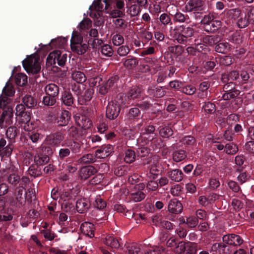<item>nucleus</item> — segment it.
<instances>
[{
    "instance_id": "nucleus-1",
    "label": "nucleus",
    "mask_w": 254,
    "mask_h": 254,
    "mask_svg": "<svg viewBox=\"0 0 254 254\" xmlns=\"http://www.w3.org/2000/svg\"><path fill=\"white\" fill-rule=\"evenodd\" d=\"M102 0H94L93 1L92 4L89 8V11L87 12L89 16H100L103 14L102 12L104 10L105 13H110L112 16H121L123 14L120 9L124 7V1L117 0L116 6L119 9L111 10V8L109 9V3L111 0H104V2L106 4L104 8L103 3H102Z\"/></svg>"
},
{
    "instance_id": "nucleus-50",
    "label": "nucleus",
    "mask_w": 254,
    "mask_h": 254,
    "mask_svg": "<svg viewBox=\"0 0 254 254\" xmlns=\"http://www.w3.org/2000/svg\"><path fill=\"white\" fill-rule=\"evenodd\" d=\"M196 91L195 88L192 85H187L185 87H182L181 91L183 93L189 95H191L193 94Z\"/></svg>"
},
{
    "instance_id": "nucleus-5",
    "label": "nucleus",
    "mask_w": 254,
    "mask_h": 254,
    "mask_svg": "<svg viewBox=\"0 0 254 254\" xmlns=\"http://www.w3.org/2000/svg\"><path fill=\"white\" fill-rule=\"evenodd\" d=\"M120 112L119 104L117 102L111 101L108 103L106 108V115L110 120L116 119Z\"/></svg>"
},
{
    "instance_id": "nucleus-3",
    "label": "nucleus",
    "mask_w": 254,
    "mask_h": 254,
    "mask_svg": "<svg viewBox=\"0 0 254 254\" xmlns=\"http://www.w3.org/2000/svg\"><path fill=\"white\" fill-rule=\"evenodd\" d=\"M66 59L67 55L66 54L62 55L60 51L56 50L50 53L47 61L51 65H56L57 64L59 65L63 66L65 64Z\"/></svg>"
},
{
    "instance_id": "nucleus-12",
    "label": "nucleus",
    "mask_w": 254,
    "mask_h": 254,
    "mask_svg": "<svg viewBox=\"0 0 254 254\" xmlns=\"http://www.w3.org/2000/svg\"><path fill=\"white\" fill-rule=\"evenodd\" d=\"M62 104L66 106H71L74 102V99L70 91H64L61 96Z\"/></svg>"
},
{
    "instance_id": "nucleus-23",
    "label": "nucleus",
    "mask_w": 254,
    "mask_h": 254,
    "mask_svg": "<svg viewBox=\"0 0 254 254\" xmlns=\"http://www.w3.org/2000/svg\"><path fill=\"white\" fill-rule=\"evenodd\" d=\"M170 178L175 182H180L183 178V174L182 171L179 169L172 170L168 173Z\"/></svg>"
},
{
    "instance_id": "nucleus-21",
    "label": "nucleus",
    "mask_w": 254,
    "mask_h": 254,
    "mask_svg": "<svg viewBox=\"0 0 254 254\" xmlns=\"http://www.w3.org/2000/svg\"><path fill=\"white\" fill-rule=\"evenodd\" d=\"M70 119V113L66 110L63 111L60 117H59L58 123L61 126H66Z\"/></svg>"
},
{
    "instance_id": "nucleus-58",
    "label": "nucleus",
    "mask_w": 254,
    "mask_h": 254,
    "mask_svg": "<svg viewBox=\"0 0 254 254\" xmlns=\"http://www.w3.org/2000/svg\"><path fill=\"white\" fill-rule=\"evenodd\" d=\"M230 41L235 44H239L242 42V37L240 34L239 32H235L230 39Z\"/></svg>"
},
{
    "instance_id": "nucleus-49",
    "label": "nucleus",
    "mask_w": 254,
    "mask_h": 254,
    "mask_svg": "<svg viewBox=\"0 0 254 254\" xmlns=\"http://www.w3.org/2000/svg\"><path fill=\"white\" fill-rule=\"evenodd\" d=\"M209 17H207V18H208ZM206 18V17H204V19L201 21V22L204 24H206L205 29L207 30H208V29L207 27V26H212L213 27L217 28L218 26H220V22L218 21H213L212 20L211 21H207L206 22H205Z\"/></svg>"
},
{
    "instance_id": "nucleus-24",
    "label": "nucleus",
    "mask_w": 254,
    "mask_h": 254,
    "mask_svg": "<svg viewBox=\"0 0 254 254\" xmlns=\"http://www.w3.org/2000/svg\"><path fill=\"white\" fill-rule=\"evenodd\" d=\"M62 146L69 147L70 150H71V151L75 154L80 152V145L77 142L70 141L67 143H65L64 144H63Z\"/></svg>"
},
{
    "instance_id": "nucleus-20",
    "label": "nucleus",
    "mask_w": 254,
    "mask_h": 254,
    "mask_svg": "<svg viewBox=\"0 0 254 254\" xmlns=\"http://www.w3.org/2000/svg\"><path fill=\"white\" fill-rule=\"evenodd\" d=\"M229 85L226 84L224 86V89L227 90V92L224 93L222 96L224 100H229L238 96L240 92L239 90H233L232 88H229Z\"/></svg>"
},
{
    "instance_id": "nucleus-28",
    "label": "nucleus",
    "mask_w": 254,
    "mask_h": 254,
    "mask_svg": "<svg viewBox=\"0 0 254 254\" xmlns=\"http://www.w3.org/2000/svg\"><path fill=\"white\" fill-rule=\"evenodd\" d=\"M83 41V38L82 36L77 33L76 32H74L73 33L71 39V43L70 47H72V46H77V45L81 44Z\"/></svg>"
},
{
    "instance_id": "nucleus-19",
    "label": "nucleus",
    "mask_w": 254,
    "mask_h": 254,
    "mask_svg": "<svg viewBox=\"0 0 254 254\" xmlns=\"http://www.w3.org/2000/svg\"><path fill=\"white\" fill-rule=\"evenodd\" d=\"M76 122L79 126L84 129L89 128L92 125L91 121L85 116L79 117L78 119L76 120Z\"/></svg>"
},
{
    "instance_id": "nucleus-63",
    "label": "nucleus",
    "mask_w": 254,
    "mask_h": 254,
    "mask_svg": "<svg viewBox=\"0 0 254 254\" xmlns=\"http://www.w3.org/2000/svg\"><path fill=\"white\" fill-rule=\"evenodd\" d=\"M70 153L69 147H64L61 148L59 151V157L60 158H64L68 156Z\"/></svg>"
},
{
    "instance_id": "nucleus-18",
    "label": "nucleus",
    "mask_w": 254,
    "mask_h": 254,
    "mask_svg": "<svg viewBox=\"0 0 254 254\" xmlns=\"http://www.w3.org/2000/svg\"><path fill=\"white\" fill-rule=\"evenodd\" d=\"M89 207V203L85 199H79L76 201V208L79 213H82L84 212L88 209Z\"/></svg>"
},
{
    "instance_id": "nucleus-38",
    "label": "nucleus",
    "mask_w": 254,
    "mask_h": 254,
    "mask_svg": "<svg viewBox=\"0 0 254 254\" xmlns=\"http://www.w3.org/2000/svg\"><path fill=\"white\" fill-rule=\"evenodd\" d=\"M2 92L5 96L10 97L12 96L14 94L15 91L12 85L8 82H7L2 90Z\"/></svg>"
},
{
    "instance_id": "nucleus-6",
    "label": "nucleus",
    "mask_w": 254,
    "mask_h": 254,
    "mask_svg": "<svg viewBox=\"0 0 254 254\" xmlns=\"http://www.w3.org/2000/svg\"><path fill=\"white\" fill-rule=\"evenodd\" d=\"M203 9V2L199 0H189L185 7V10L186 12L193 11L194 13H198L199 11Z\"/></svg>"
},
{
    "instance_id": "nucleus-17",
    "label": "nucleus",
    "mask_w": 254,
    "mask_h": 254,
    "mask_svg": "<svg viewBox=\"0 0 254 254\" xmlns=\"http://www.w3.org/2000/svg\"><path fill=\"white\" fill-rule=\"evenodd\" d=\"M148 93L155 97L161 98L166 94V91L163 87H150L148 90Z\"/></svg>"
},
{
    "instance_id": "nucleus-47",
    "label": "nucleus",
    "mask_w": 254,
    "mask_h": 254,
    "mask_svg": "<svg viewBox=\"0 0 254 254\" xmlns=\"http://www.w3.org/2000/svg\"><path fill=\"white\" fill-rule=\"evenodd\" d=\"M131 199L135 202H138L142 200L145 197V194L142 191H138L135 193H131Z\"/></svg>"
},
{
    "instance_id": "nucleus-14",
    "label": "nucleus",
    "mask_w": 254,
    "mask_h": 254,
    "mask_svg": "<svg viewBox=\"0 0 254 254\" xmlns=\"http://www.w3.org/2000/svg\"><path fill=\"white\" fill-rule=\"evenodd\" d=\"M46 95L57 97L59 94V87L54 83L47 85L44 88Z\"/></svg>"
},
{
    "instance_id": "nucleus-62",
    "label": "nucleus",
    "mask_w": 254,
    "mask_h": 254,
    "mask_svg": "<svg viewBox=\"0 0 254 254\" xmlns=\"http://www.w3.org/2000/svg\"><path fill=\"white\" fill-rule=\"evenodd\" d=\"M227 184L229 189L234 192H238L240 190V187L236 182L229 181Z\"/></svg>"
},
{
    "instance_id": "nucleus-25",
    "label": "nucleus",
    "mask_w": 254,
    "mask_h": 254,
    "mask_svg": "<svg viewBox=\"0 0 254 254\" xmlns=\"http://www.w3.org/2000/svg\"><path fill=\"white\" fill-rule=\"evenodd\" d=\"M15 82L18 86H24L27 83V77L24 73H18L15 75Z\"/></svg>"
},
{
    "instance_id": "nucleus-37",
    "label": "nucleus",
    "mask_w": 254,
    "mask_h": 254,
    "mask_svg": "<svg viewBox=\"0 0 254 254\" xmlns=\"http://www.w3.org/2000/svg\"><path fill=\"white\" fill-rule=\"evenodd\" d=\"M34 160L37 164L43 165L49 162V157L46 155H38L35 156Z\"/></svg>"
},
{
    "instance_id": "nucleus-51",
    "label": "nucleus",
    "mask_w": 254,
    "mask_h": 254,
    "mask_svg": "<svg viewBox=\"0 0 254 254\" xmlns=\"http://www.w3.org/2000/svg\"><path fill=\"white\" fill-rule=\"evenodd\" d=\"M198 224L197 219L193 216H189L186 218V224L190 228L195 227Z\"/></svg>"
},
{
    "instance_id": "nucleus-43",
    "label": "nucleus",
    "mask_w": 254,
    "mask_h": 254,
    "mask_svg": "<svg viewBox=\"0 0 254 254\" xmlns=\"http://www.w3.org/2000/svg\"><path fill=\"white\" fill-rule=\"evenodd\" d=\"M204 112L207 114H212L215 111V105L209 102H205L203 106Z\"/></svg>"
},
{
    "instance_id": "nucleus-64",
    "label": "nucleus",
    "mask_w": 254,
    "mask_h": 254,
    "mask_svg": "<svg viewBox=\"0 0 254 254\" xmlns=\"http://www.w3.org/2000/svg\"><path fill=\"white\" fill-rule=\"evenodd\" d=\"M129 52V48L126 46H122L118 50V53L120 56H125Z\"/></svg>"
},
{
    "instance_id": "nucleus-9",
    "label": "nucleus",
    "mask_w": 254,
    "mask_h": 254,
    "mask_svg": "<svg viewBox=\"0 0 254 254\" xmlns=\"http://www.w3.org/2000/svg\"><path fill=\"white\" fill-rule=\"evenodd\" d=\"M223 241L226 244L234 246H240L243 242V240L240 236L235 234L224 236L223 237Z\"/></svg>"
},
{
    "instance_id": "nucleus-61",
    "label": "nucleus",
    "mask_w": 254,
    "mask_h": 254,
    "mask_svg": "<svg viewBox=\"0 0 254 254\" xmlns=\"http://www.w3.org/2000/svg\"><path fill=\"white\" fill-rule=\"evenodd\" d=\"M18 117H19L18 122L21 123L22 124L30 122L31 119L29 114L27 112H25Z\"/></svg>"
},
{
    "instance_id": "nucleus-34",
    "label": "nucleus",
    "mask_w": 254,
    "mask_h": 254,
    "mask_svg": "<svg viewBox=\"0 0 254 254\" xmlns=\"http://www.w3.org/2000/svg\"><path fill=\"white\" fill-rule=\"evenodd\" d=\"M141 91L139 87L135 86L132 87L128 93V97L130 99H135L140 96Z\"/></svg>"
},
{
    "instance_id": "nucleus-60",
    "label": "nucleus",
    "mask_w": 254,
    "mask_h": 254,
    "mask_svg": "<svg viewBox=\"0 0 254 254\" xmlns=\"http://www.w3.org/2000/svg\"><path fill=\"white\" fill-rule=\"evenodd\" d=\"M227 76L228 81L229 82V85H233V83L231 82V80H236L239 77V73L236 71H232L228 74Z\"/></svg>"
},
{
    "instance_id": "nucleus-30",
    "label": "nucleus",
    "mask_w": 254,
    "mask_h": 254,
    "mask_svg": "<svg viewBox=\"0 0 254 254\" xmlns=\"http://www.w3.org/2000/svg\"><path fill=\"white\" fill-rule=\"evenodd\" d=\"M215 51L219 53L224 54L230 50V46L227 43H220L215 46Z\"/></svg>"
},
{
    "instance_id": "nucleus-39",
    "label": "nucleus",
    "mask_w": 254,
    "mask_h": 254,
    "mask_svg": "<svg viewBox=\"0 0 254 254\" xmlns=\"http://www.w3.org/2000/svg\"><path fill=\"white\" fill-rule=\"evenodd\" d=\"M102 54L107 57H111L113 54V50L112 47L108 44H105L101 48Z\"/></svg>"
},
{
    "instance_id": "nucleus-55",
    "label": "nucleus",
    "mask_w": 254,
    "mask_h": 254,
    "mask_svg": "<svg viewBox=\"0 0 254 254\" xmlns=\"http://www.w3.org/2000/svg\"><path fill=\"white\" fill-rule=\"evenodd\" d=\"M186 251L188 254H195L196 253L195 244L190 242L187 243Z\"/></svg>"
},
{
    "instance_id": "nucleus-7",
    "label": "nucleus",
    "mask_w": 254,
    "mask_h": 254,
    "mask_svg": "<svg viewBox=\"0 0 254 254\" xmlns=\"http://www.w3.org/2000/svg\"><path fill=\"white\" fill-rule=\"evenodd\" d=\"M13 111L8 108L4 111L0 118V127L1 128L6 127L12 124Z\"/></svg>"
},
{
    "instance_id": "nucleus-11",
    "label": "nucleus",
    "mask_w": 254,
    "mask_h": 254,
    "mask_svg": "<svg viewBox=\"0 0 254 254\" xmlns=\"http://www.w3.org/2000/svg\"><path fill=\"white\" fill-rule=\"evenodd\" d=\"M80 229L84 235L89 238H93L94 236L95 228L93 224L85 222L81 225Z\"/></svg>"
},
{
    "instance_id": "nucleus-59",
    "label": "nucleus",
    "mask_w": 254,
    "mask_h": 254,
    "mask_svg": "<svg viewBox=\"0 0 254 254\" xmlns=\"http://www.w3.org/2000/svg\"><path fill=\"white\" fill-rule=\"evenodd\" d=\"M64 136L63 133L61 132L55 133L53 135V143L55 145L58 144L64 139Z\"/></svg>"
},
{
    "instance_id": "nucleus-22",
    "label": "nucleus",
    "mask_w": 254,
    "mask_h": 254,
    "mask_svg": "<svg viewBox=\"0 0 254 254\" xmlns=\"http://www.w3.org/2000/svg\"><path fill=\"white\" fill-rule=\"evenodd\" d=\"M72 79L76 82L82 83L86 80V77L85 74L80 71H74L71 74Z\"/></svg>"
},
{
    "instance_id": "nucleus-53",
    "label": "nucleus",
    "mask_w": 254,
    "mask_h": 254,
    "mask_svg": "<svg viewBox=\"0 0 254 254\" xmlns=\"http://www.w3.org/2000/svg\"><path fill=\"white\" fill-rule=\"evenodd\" d=\"M238 19L237 25L240 28H243L247 26L249 23V20L247 17H239Z\"/></svg>"
},
{
    "instance_id": "nucleus-57",
    "label": "nucleus",
    "mask_w": 254,
    "mask_h": 254,
    "mask_svg": "<svg viewBox=\"0 0 254 254\" xmlns=\"http://www.w3.org/2000/svg\"><path fill=\"white\" fill-rule=\"evenodd\" d=\"M25 191V189L23 187H19L16 189L15 196L17 201L22 202V200L23 199L22 195L23 192Z\"/></svg>"
},
{
    "instance_id": "nucleus-52",
    "label": "nucleus",
    "mask_w": 254,
    "mask_h": 254,
    "mask_svg": "<svg viewBox=\"0 0 254 254\" xmlns=\"http://www.w3.org/2000/svg\"><path fill=\"white\" fill-rule=\"evenodd\" d=\"M231 205L236 211H239L243 207V203L238 199L234 198L232 199Z\"/></svg>"
},
{
    "instance_id": "nucleus-36",
    "label": "nucleus",
    "mask_w": 254,
    "mask_h": 254,
    "mask_svg": "<svg viewBox=\"0 0 254 254\" xmlns=\"http://www.w3.org/2000/svg\"><path fill=\"white\" fill-rule=\"evenodd\" d=\"M125 161L127 163H131L135 160V153L131 149H128L125 152L124 158Z\"/></svg>"
},
{
    "instance_id": "nucleus-41",
    "label": "nucleus",
    "mask_w": 254,
    "mask_h": 254,
    "mask_svg": "<svg viewBox=\"0 0 254 254\" xmlns=\"http://www.w3.org/2000/svg\"><path fill=\"white\" fill-rule=\"evenodd\" d=\"M238 150V147L233 143H227L225 146V151L229 154H235Z\"/></svg>"
},
{
    "instance_id": "nucleus-31",
    "label": "nucleus",
    "mask_w": 254,
    "mask_h": 254,
    "mask_svg": "<svg viewBox=\"0 0 254 254\" xmlns=\"http://www.w3.org/2000/svg\"><path fill=\"white\" fill-rule=\"evenodd\" d=\"M87 48V45L85 44H82L81 43L79 44V45L72 46V47L71 48V49L72 51L76 52L77 54L82 55L86 52Z\"/></svg>"
},
{
    "instance_id": "nucleus-54",
    "label": "nucleus",
    "mask_w": 254,
    "mask_h": 254,
    "mask_svg": "<svg viewBox=\"0 0 254 254\" xmlns=\"http://www.w3.org/2000/svg\"><path fill=\"white\" fill-rule=\"evenodd\" d=\"M112 42L114 45L120 46L124 42L123 37L120 34H116L113 37Z\"/></svg>"
},
{
    "instance_id": "nucleus-32",
    "label": "nucleus",
    "mask_w": 254,
    "mask_h": 254,
    "mask_svg": "<svg viewBox=\"0 0 254 254\" xmlns=\"http://www.w3.org/2000/svg\"><path fill=\"white\" fill-rule=\"evenodd\" d=\"M23 102L27 108H32L36 106V102L31 96L26 95L23 98Z\"/></svg>"
},
{
    "instance_id": "nucleus-26",
    "label": "nucleus",
    "mask_w": 254,
    "mask_h": 254,
    "mask_svg": "<svg viewBox=\"0 0 254 254\" xmlns=\"http://www.w3.org/2000/svg\"><path fill=\"white\" fill-rule=\"evenodd\" d=\"M186 157V152L183 150H177L173 154V160L176 162H179L184 160Z\"/></svg>"
},
{
    "instance_id": "nucleus-16",
    "label": "nucleus",
    "mask_w": 254,
    "mask_h": 254,
    "mask_svg": "<svg viewBox=\"0 0 254 254\" xmlns=\"http://www.w3.org/2000/svg\"><path fill=\"white\" fill-rule=\"evenodd\" d=\"M103 242L106 246L112 249H117L120 246V244L118 240L110 235H107L103 238Z\"/></svg>"
},
{
    "instance_id": "nucleus-56",
    "label": "nucleus",
    "mask_w": 254,
    "mask_h": 254,
    "mask_svg": "<svg viewBox=\"0 0 254 254\" xmlns=\"http://www.w3.org/2000/svg\"><path fill=\"white\" fill-rule=\"evenodd\" d=\"M67 39L65 38L60 37L52 40V43H55V46L57 47L61 48L66 43Z\"/></svg>"
},
{
    "instance_id": "nucleus-8",
    "label": "nucleus",
    "mask_w": 254,
    "mask_h": 254,
    "mask_svg": "<svg viewBox=\"0 0 254 254\" xmlns=\"http://www.w3.org/2000/svg\"><path fill=\"white\" fill-rule=\"evenodd\" d=\"M113 152V147L110 144L102 146L101 148L95 152V156L97 158L103 159L110 155Z\"/></svg>"
},
{
    "instance_id": "nucleus-40",
    "label": "nucleus",
    "mask_w": 254,
    "mask_h": 254,
    "mask_svg": "<svg viewBox=\"0 0 254 254\" xmlns=\"http://www.w3.org/2000/svg\"><path fill=\"white\" fill-rule=\"evenodd\" d=\"M127 254H141L140 248L136 244H131L127 247Z\"/></svg>"
},
{
    "instance_id": "nucleus-45",
    "label": "nucleus",
    "mask_w": 254,
    "mask_h": 254,
    "mask_svg": "<svg viewBox=\"0 0 254 254\" xmlns=\"http://www.w3.org/2000/svg\"><path fill=\"white\" fill-rule=\"evenodd\" d=\"M17 133V132L15 127H8L6 131V136L10 139H14Z\"/></svg>"
},
{
    "instance_id": "nucleus-10",
    "label": "nucleus",
    "mask_w": 254,
    "mask_h": 254,
    "mask_svg": "<svg viewBox=\"0 0 254 254\" xmlns=\"http://www.w3.org/2000/svg\"><path fill=\"white\" fill-rule=\"evenodd\" d=\"M168 210L171 213L178 214L182 211V203L176 198L171 199L168 203Z\"/></svg>"
},
{
    "instance_id": "nucleus-4",
    "label": "nucleus",
    "mask_w": 254,
    "mask_h": 254,
    "mask_svg": "<svg viewBox=\"0 0 254 254\" xmlns=\"http://www.w3.org/2000/svg\"><path fill=\"white\" fill-rule=\"evenodd\" d=\"M155 127L153 126H148L144 128L141 133L140 140L142 142V146L149 144L155 137Z\"/></svg>"
},
{
    "instance_id": "nucleus-42",
    "label": "nucleus",
    "mask_w": 254,
    "mask_h": 254,
    "mask_svg": "<svg viewBox=\"0 0 254 254\" xmlns=\"http://www.w3.org/2000/svg\"><path fill=\"white\" fill-rule=\"evenodd\" d=\"M94 205L95 207L98 209H102L106 207V203L101 198L100 196H97L95 199Z\"/></svg>"
},
{
    "instance_id": "nucleus-2",
    "label": "nucleus",
    "mask_w": 254,
    "mask_h": 254,
    "mask_svg": "<svg viewBox=\"0 0 254 254\" xmlns=\"http://www.w3.org/2000/svg\"><path fill=\"white\" fill-rule=\"evenodd\" d=\"M22 64L27 72L32 74L37 73L41 69L39 59L33 55L27 57L26 59L23 60Z\"/></svg>"
},
{
    "instance_id": "nucleus-15",
    "label": "nucleus",
    "mask_w": 254,
    "mask_h": 254,
    "mask_svg": "<svg viewBox=\"0 0 254 254\" xmlns=\"http://www.w3.org/2000/svg\"><path fill=\"white\" fill-rule=\"evenodd\" d=\"M209 87L210 84L207 81H203L199 84L198 92L199 97L202 99L208 97L209 95L208 89Z\"/></svg>"
},
{
    "instance_id": "nucleus-27",
    "label": "nucleus",
    "mask_w": 254,
    "mask_h": 254,
    "mask_svg": "<svg viewBox=\"0 0 254 254\" xmlns=\"http://www.w3.org/2000/svg\"><path fill=\"white\" fill-rule=\"evenodd\" d=\"M95 154L94 155L92 154H87L83 155L81 158H80L78 162L80 163L88 164L94 162L96 160Z\"/></svg>"
},
{
    "instance_id": "nucleus-46",
    "label": "nucleus",
    "mask_w": 254,
    "mask_h": 254,
    "mask_svg": "<svg viewBox=\"0 0 254 254\" xmlns=\"http://www.w3.org/2000/svg\"><path fill=\"white\" fill-rule=\"evenodd\" d=\"M173 134L172 129L169 127H165L161 128L160 130V135L164 138L169 137Z\"/></svg>"
},
{
    "instance_id": "nucleus-29",
    "label": "nucleus",
    "mask_w": 254,
    "mask_h": 254,
    "mask_svg": "<svg viewBox=\"0 0 254 254\" xmlns=\"http://www.w3.org/2000/svg\"><path fill=\"white\" fill-rule=\"evenodd\" d=\"M91 25V20L89 18L85 17L79 23L78 28L80 31H82L88 29Z\"/></svg>"
},
{
    "instance_id": "nucleus-13",
    "label": "nucleus",
    "mask_w": 254,
    "mask_h": 254,
    "mask_svg": "<svg viewBox=\"0 0 254 254\" xmlns=\"http://www.w3.org/2000/svg\"><path fill=\"white\" fill-rule=\"evenodd\" d=\"M96 172L97 170L94 167L90 166L81 168L80 170L79 175L82 179L86 180Z\"/></svg>"
},
{
    "instance_id": "nucleus-44",
    "label": "nucleus",
    "mask_w": 254,
    "mask_h": 254,
    "mask_svg": "<svg viewBox=\"0 0 254 254\" xmlns=\"http://www.w3.org/2000/svg\"><path fill=\"white\" fill-rule=\"evenodd\" d=\"M140 115V111L137 108L130 109L127 114V118L129 120L136 119Z\"/></svg>"
},
{
    "instance_id": "nucleus-48",
    "label": "nucleus",
    "mask_w": 254,
    "mask_h": 254,
    "mask_svg": "<svg viewBox=\"0 0 254 254\" xmlns=\"http://www.w3.org/2000/svg\"><path fill=\"white\" fill-rule=\"evenodd\" d=\"M28 136L33 143L38 142L42 138V136L40 134L35 131L29 132Z\"/></svg>"
},
{
    "instance_id": "nucleus-33",
    "label": "nucleus",
    "mask_w": 254,
    "mask_h": 254,
    "mask_svg": "<svg viewBox=\"0 0 254 254\" xmlns=\"http://www.w3.org/2000/svg\"><path fill=\"white\" fill-rule=\"evenodd\" d=\"M138 64V61L135 58L127 59L124 62L125 66L128 69H132Z\"/></svg>"
},
{
    "instance_id": "nucleus-35",
    "label": "nucleus",
    "mask_w": 254,
    "mask_h": 254,
    "mask_svg": "<svg viewBox=\"0 0 254 254\" xmlns=\"http://www.w3.org/2000/svg\"><path fill=\"white\" fill-rule=\"evenodd\" d=\"M56 97L51 96L48 95L43 97V103L46 106H52L54 105L56 103Z\"/></svg>"
}]
</instances>
